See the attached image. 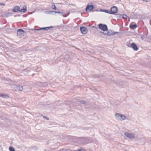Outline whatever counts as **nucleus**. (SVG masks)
<instances>
[{"label":"nucleus","instance_id":"f257e3e1","mask_svg":"<svg viewBox=\"0 0 151 151\" xmlns=\"http://www.w3.org/2000/svg\"><path fill=\"white\" fill-rule=\"evenodd\" d=\"M99 27L100 29L104 31H106L107 29V27L106 25L101 24H99Z\"/></svg>","mask_w":151,"mask_h":151},{"label":"nucleus","instance_id":"f03ea898","mask_svg":"<svg viewBox=\"0 0 151 151\" xmlns=\"http://www.w3.org/2000/svg\"><path fill=\"white\" fill-rule=\"evenodd\" d=\"M24 31L22 29H20L18 30L17 32V35L20 37H22L24 35Z\"/></svg>","mask_w":151,"mask_h":151},{"label":"nucleus","instance_id":"7ed1b4c3","mask_svg":"<svg viewBox=\"0 0 151 151\" xmlns=\"http://www.w3.org/2000/svg\"><path fill=\"white\" fill-rule=\"evenodd\" d=\"M118 11L117 7L114 6L111 8L110 11L111 14H115Z\"/></svg>","mask_w":151,"mask_h":151},{"label":"nucleus","instance_id":"20e7f679","mask_svg":"<svg viewBox=\"0 0 151 151\" xmlns=\"http://www.w3.org/2000/svg\"><path fill=\"white\" fill-rule=\"evenodd\" d=\"M128 46L129 47H132L134 51H137L138 49V47L134 43H132L131 46L128 45Z\"/></svg>","mask_w":151,"mask_h":151},{"label":"nucleus","instance_id":"39448f33","mask_svg":"<svg viewBox=\"0 0 151 151\" xmlns=\"http://www.w3.org/2000/svg\"><path fill=\"white\" fill-rule=\"evenodd\" d=\"M80 30L81 33L83 34H86L87 33V29L85 27H81L80 28Z\"/></svg>","mask_w":151,"mask_h":151},{"label":"nucleus","instance_id":"423d86ee","mask_svg":"<svg viewBox=\"0 0 151 151\" xmlns=\"http://www.w3.org/2000/svg\"><path fill=\"white\" fill-rule=\"evenodd\" d=\"M124 135L127 137L130 138H133L134 137V135L132 133L125 132L124 133Z\"/></svg>","mask_w":151,"mask_h":151},{"label":"nucleus","instance_id":"0eeeda50","mask_svg":"<svg viewBox=\"0 0 151 151\" xmlns=\"http://www.w3.org/2000/svg\"><path fill=\"white\" fill-rule=\"evenodd\" d=\"M93 9V6L92 5H88L86 8V11L91 12Z\"/></svg>","mask_w":151,"mask_h":151},{"label":"nucleus","instance_id":"6e6552de","mask_svg":"<svg viewBox=\"0 0 151 151\" xmlns=\"http://www.w3.org/2000/svg\"><path fill=\"white\" fill-rule=\"evenodd\" d=\"M20 8L18 6H16L13 9L12 11L14 12H16L18 11H20Z\"/></svg>","mask_w":151,"mask_h":151},{"label":"nucleus","instance_id":"1a4fd4ad","mask_svg":"<svg viewBox=\"0 0 151 151\" xmlns=\"http://www.w3.org/2000/svg\"><path fill=\"white\" fill-rule=\"evenodd\" d=\"M137 26L136 24H131L129 25V27L130 29H133L137 28Z\"/></svg>","mask_w":151,"mask_h":151},{"label":"nucleus","instance_id":"9d476101","mask_svg":"<svg viewBox=\"0 0 151 151\" xmlns=\"http://www.w3.org/2000/svg\"><path fill=\"white\" fill-rule=\"evenodd\" d=\"M27 11V7L26 6H23L22 9L20 10V11L21 12L25 13Z\"/></svg>","mask_w":151,"mask_h":151},{"label":"nucleus","instance_id":"9b49d317","mask_svg":"<svg viewBox=\"0 0 151 151\" xmlns=\"http://www.w3.org/2000/svg\"><path fill=\"white\" fill-rule=\"evenodd\" d=\"M17 90L18 91H21L23 90V87L21 86H19L17 87Z\"/></svg>","mask_w":151,"mask_h":151},{"label":"nucleus","instance_id":"f8f14e48","mask_svg":"<svg viewBox=\"0 0 151 151\" xmlns=\"http://www.w3.org/2000/svg\"><path fill=\"white\" fill-rule=\"evenodd\" d=\"M126 118V116L124 115H121V119H119V120L122 121V120H124Z\"/></svg>","mask_w":151,"mask_h":151},{"label":"nucleus","instance_id":"ddd939ff","mask_svg":"<svg viewBox=\"0 0 151 151\" xmlns=\"http://www.w3.org/2000/svg\"><path fill=\"white\" fill-rule=\"evenodd\" d=\"M127 16L125 14H123L122 15H120V17L122 18L123 19H127Z\"/></svg>","mask_w":151,"mask_h":151},{"label":"nucleus","instance_id":"4468645a","mask_svg":"<svg viewBox=\"0 0 151 151\" xmlns=\"http://www.w3.org/2000/svg\"><path fill=\"white\" fill-rule=\"evenodd\" d=\"M52 8L53 9H55V10L57 9L56 8L54 3H53L52 4Z\"/></svg>","mask_w":151,"mask_h":151},{"label":"nucleus","instance_id":"2eb2a0df","mask_svg":"<svg viewBox=\"0 0 151 151\" xmlns=\"http://www.w3.org/2000/svg\"><path fill=\"white\" fill-rule=\"evenodd\" d=\"M6 96H8L6 95V94H2L0 93V97H5Z\"/></svg>","mask_w":151,"mask_h":151},{"label":"nucleus","instance_id":"dca6fc26","mask_svg":"<svg viewBox=\"0 0 151 151\" xmlns=\"http://www.w3.org/2000/svg\"><path fill=\"white\" fill-rule=\"evenodd\" d=\"M10 151H15L14 149L12 147H11L9 148Z\"/></svg>","mask_w":151,"mask_h":151},{"label":"nucleus","instance_id":"f3484780","mask_svg":"<svg viewBox=\"0 0 151 151\" xmlns=\"http://www.w3.org/2000/svg\"><path fill=\"white\" fill-rule=\"evenodd\" d=\"M104 12L108 13L109 14H111V12L110 10H104Z\"/></svg>","mask_w":151,"mask_h":151},{"label":"nucleus","instance_id":"a211bd4d","mask_svg":"<svg viewBox=\"0 0 151 151\" xmlns=\"http://www.w3.org/2000/svg\"><path fill=\"white\" fill-rule=\"evenodd\" d=\"M49 28V27H45V28H41L40 29H39V30H40L41 29H45V30H48Z\"/></svg>","mask_w":151,"mask_h":151},{"label":"nucleus","instance_id":"6ab92c4d","mask_svg":"<svg viewBox=\"0 0 151 151\" xmlns=\"http://www.w3.org/2000/svg\"><path fill=\"white\" fill-rule=\"evenodd\" d=\"M115 115L117 116V117L118 118H119L120 117H121V115L119 114V113H116Z\"/></svg>","mask_w":151,"mask_h":151},{"label":"nucleus","instance_id":"aec40b11","mask_svg":"<svg viewBox=\"0 0 151 151\" xmlns=\"http://www.w3.org/2000/svg\"><path fill=\"white\" fill-rule=\"evenodd\" d=\"M0 4L2 6H4L5 5V4L4 3H0Z\"/></svg>","mask_w":151,"mask_h":151},{"label":"nucleus","instance_id":"412c9836","mask_svg":"<svg viewBox=\"0 0 151 151\" xmlns=\"http://www.w3.org/2000/svg\"><path fill=\"white\" fill-rule=\"evenodd\" d=\"M78 151H85V150L83 149H81Z\"/></svg>","mask_w":151,"mask_h":151},{"label":"nucleus","instance_id":"4be33fe9","mask_svg":"<svg viewBox=\"0 0 151 151\" xmlns=\"http://www.w3.org/2000/svg\"><path fill=\"white\" fill-rule=\"evenodd\" d=\"M55 13H61V12H55Z\"/></svg>","mask_w":151,"mask_h":151},{"label":"nucleus","instance_id":"5701e85b","mask_svg":"<svg viewBox=\"0 0 151 151\" xmlns=\"http://www.w3.org/2000/svg\"><path fill=\"white\" fill-rule=\"evenodd\" d=\"M46 119H48L49 118H46Z\"/></svg>","mask_w":151,"mask_h":151},{"label":"nucleus","instance_id":"b1692460","mask_svg":"<svg viewBox=\"0 0 151 151\" xmlns=\"http://www.w3.org/2000/svg\"><path fill=\"white\" fill-rule=\"evenodd\" d=\"M46 119H48L49 118H46Z\"/></svg>","mask_w":151,"mask_h":151},{"label":"nucleus","instance_id":"393cba45","mask_svg":"<svg viewBox=\"0 0 151 151\" xmlns=\"http://www.w3.org/2000/svg\"><path fill=\"white\" fill-rule=\"evenodd\" d=\"M63 16H64V17H65V16H64V15H63Z\"/></svg>","mask_w":151,"mask_h":151}]
</instances>
